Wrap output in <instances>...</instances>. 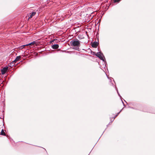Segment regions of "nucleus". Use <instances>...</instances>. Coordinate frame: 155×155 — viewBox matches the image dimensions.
<instances>
[{
	"instance_id": "nucleus-1",
	"label": "nucleus",
	"mask_w": 155,
	"mask_h": 155,
	"mask_svg": "<svg viewBox=\"0 0 155 155\" xmlns=\"http://www.w3.org/2000/svg\"><path fill=\"white\" fill-rule=\"evenodd\" d=\"M72 46L77 47H79L80 45V42L78 40L72 41L70 42Z\"/></svg>"
},
{
	"instance_id": "nucleus-8",
	"label": "nucleus",
	"mask_w": 155,
	"mask_h": 155,
	"mask_svg": "<svg viewBox=\"0 0 155 155\" xmlns=\"http://www.w3.org/2000/svg\"><path fill=\"white\" fill-rule=\"evenodd\" d=\"M21 58V57L20 56H17L16 57L15 60L13 62H15L17 61H18Z\"/></svg>"
},
{
	"instance_id": "nucleus-10",
	"label": "nucleus",
	"mask_w": 155,
	"mask_h": 155,
	"mask_svg": "<svg viewBox=\"0 0 155 155\" xmlns=\"http://www.w3.org/2000/svg\"><path fill=\"white\" fill-rule=\"evenodd\" d=\"M26 46L27 45H22L20 47V49H22V48H24L25 46Z\"/></svg>"
},
{
	"instance_id": "nucleus-4",
	"label": "nucleus",
	"mask_w": 155,
	"mask_h": 155,
	"mask_svg": "<svg viewBox=\"0 0 155 155\" xmlns=\"http://www.w3.org/2000/svg\"><path fill=\"white\" fill-rule=\"evenodd\" d=\"M8 67H5L1 70V73L2 74H4L8 71Z\"/></svg>"
},
{
	"instance_id": "nucleus-7",
	"label": "nucleus",
	"mask_w": 155,
	"mask_h": 155,
	"mask_svg": "<svg viewBox=\"0 0 155 155\" xmlns=\"http://www.w3.org/2000/svg\"><path fill=\"white\" fill-rule=\"evenodd\" d=\"M52 48L54 49H57L58 47V44H55L53 45L52 46Z\"/></svg>"
},
{
	"instance_id": "nucleus-12",
	"label": "nucleus",
	"mask_w": 155,
	"mask_h": 155,
	"mask_svg": "<svg viewBox=\"0 0 155 155\" xmlns=\"http://www.w3.org/2000/svg\"><path fill=\"white\" fill-rule=\"evenodd\" d=\"M78 48H75L74 49L76 50H78Z\"/></svg>"
},
{
	"instance_id": "nucleus-6",
	"label": "nucleus",
	"mask_w": 155,
	"mask_h": 155,
	"mask_svg": "<svg viewBox=\"0 0 155 155\" xmlns=\"http://www.w3.org/2000/svg\"><path fill=\"white\" fill-rule=\"evenodd\" d=\"M36 12H33L32 13H30L28 15L29 18H30L32 17L35 15Z\"/></svg>"
},
{
	"instance_id": "nucleus-11",
	"label": "nucleus",
	"mask_w": 155,
	"mask_h": 155,
	"mask_svg": "<svg viewBox=\"0 0 155 155\" xmlns=\"http://www.w3.org/2000/svg\"><path fill=\"white\" fill-rule=\"evenodd\" d=\"M120 0H114V2H119Z\"/></svg>"
},
{
	"instance_id": "nucleus-3",
	"label": "nucleus",
	"mask_w": 155,
	"mask_h": 155,
	"mask_svg": "<svg viewBox=\"0 0 155 155\" xmlns=\"http://www.w3.org/2000/svg\"><path fill=\"white\" fill-rule=\"evenodd\" d=\"M38 45V43L35 41H34L30 43H29V44L26 45H29L30 47H31L35 46V45Z\"/></svg>"
},
{
	"instance_id": "nucleus-5",
	"label": "nucleus",
	"mask_w": 155,
	"mask_h": 155,
	"mask_svg": "<svg viewBox=\"0 0 155 155\" xmlns=\"http://www.w3.org/2000/svg\"><path fill=\"white\" fill-rule=\"evenodd\" d=\"M98 45V43L97 42H94L92 44V47L93 48H96Z\"/></svg>"
},
{
	"instance_id": "nucleus-9",
	"label": "nucleus",
	"mask_w": 155,
	"mask_h": 155,
	"mask_svg": "<svg viewBox=\"0 0 155 155\" xmlns=\"http://www.w3.org/2000/svg\"><path fill=\"white\" fill-rule=\"evenodd\" d=\"M1 134L4 135L5 136L6 134L5 132H4V130L2 129L1 132Z\"/></svg>"
},
{
	"instance_id": "nucleus-2",
	"label": "nucleus",
	"mask_w": 155,
	"mask_h": 155,
	"mask_svg": "<svg viewBox=\"0 0 155 155\" xmlns=\"http://www.w3.org/2000/svg\"><path fill=\"white\" fill-rule=\"evenodd\" d=\"M97 57H98L100 59L104 61V59H105V58L103 55V54L101 53L100 52H97L96 54Z\"/></svg>"
}]
</instances>
